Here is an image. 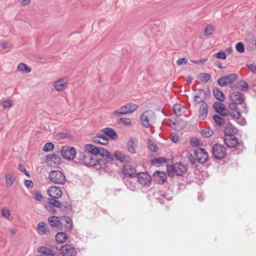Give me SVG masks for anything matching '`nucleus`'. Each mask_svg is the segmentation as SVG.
<instances>
[{
  "label": "nucleus",
  "instance_id": "obj_43",
  "mask_svg": "<svg viewBox=\"0 0 256 256\" xmlns=\"http://www.w3.org/2000/svg\"><path fill=\"white\" fill-rule=\"evenodd\" d=\"M148 148L152 152H156L158 150V147L156 144L151 140H148Z\"/></svg>",
  "mask_w": 256,
  "mask_h": 256
},
{
  "label": "nucleus",
  "instance_id": "obj_52",
  "mask_svg": "<svg viewBox=\"0 0 256 256\" xmlns=\"http://www.w3.org/2000/svg\"><path fill=\"white\" fill-rule=\"evenodd\" d=\"M46 208L52 214H55L56 212V210L55 209L54 206L48 204V205L46 206Z\"/></svg>",
  "mask_w": 256,
  "mask_h": 256
},
{
  "label": "nucleus",
  "instance_id": "obj_5",
  "mask_svg": "<svg viewBox=\"0 0 256 256\" xmlns=\"http://www.w3.org/2000/svg\"><path fill=\"white\" fill-rule=\"evenodd\" d=\"M167 170L168 173L170 176H173L174 173L176 176H182L186 172V167L180 162L176 163L174 165L168 166Z\"/></svg>",
  "mask_w": 256,
  "mask_h": 256
},
{
  "label": "nucleus",
  "instance_id": "obj_62",
  "mask_svg": "<svg viewBox=\"0 0 256 256\" xmlns=\"http://www.w3.org/2000/svg\"><path fill=\"white\" fill-rule=\"evenodd\" d=\"M171 140L174 143H176L178 140V137L177 136H173L170 138Z\"/></svg>",
  "mask_w": 256,
  "mask_h": 256
},
{
  "label": "nucleus",
  "instance_id": "obj_58",
  "mask_svg": "<svg viewBox=\"0 0 256 256\" xmlns=\"http://www.w3.org/2000/svg\"><path fill=\"white\" fill-rule=\"evenodd\" d=\"M198 90V94H196V96H200V98L202 96V95L203 94L204 96V98H206V91L204 90V89H202V88H199Z\"/></svg>",
  "mask_w": 256,
  "mask_h": 256
},
{
  "label": "nucleus",
  "instance_id": "obj_33",
  "mask_svg": "<svg viewBox=\"0 0 256 256\" xmlns=\"http://www.w3.org/2000/svg\"><path fill=\"white\" fill-rule=\"evenodd\" d=\"M58 198H48V204L56 208L61 209L62 208V205H64V204L63 202H60L59 200H57Z\"/></svg>",
  "mask_w": 256,
  "mask_h": 256
},
{
  "label": "nucleus",
  "instance_id": "obj_39",
  "mask_svg": "<svg viewBox=\"0 0 256 256\" xmlns=\"http://www.w3.org/2000/svg\"><path fill=\"white\" fill-rule=\"evenodd\" d=\"M201 134L205 137L208 138L214 134V131L210 128H206L201 130Z\"/></svg>",
  "mask_w": 256,
  "mask_h": 256
},
{
  "label": "nucleus",
  "instance_id": "obj_47",
  "mask_svg": "<svg viewBox=\"0 0 256 256\" xmlns=\"http://www.w3.org/2000/svg\"><path fill=\"white\" fill-rule=\"evenodd\" d=\"M33 198L40 202H42L44 200L43 196L38 191H36L34 193Z\"/></svg>",
  "mask_w": 256,
  "mask_h": 256
},
{
  "label": "nucleus",
  "instance_id": "obj_63",
  "mask_svg": "<svg viewBox=\"0 0 256 256\" xmlns=\"http://www.w3.org/2000/svg\"><path fill=\"white\" fill-rule=\"evenodd\" d=\"M214 64L216 66H217L220 69H222L224 68V67H223L222 66V64L220 61L217 60V61L215 62Z\"/></svg>",
  "mask_w": 256,
  "mask_h": 256
},
{
  "label": "nucleus",
  "instance_id": "obj_21",
  "mask_svg": "<svg viewBox=\"0 0 256 256\" xmlns=\"http://www.w3.org/2000/svg\"><path fill=\"white\" fill-rule=\"evenodd\" d=\"M47 193L50 198H60L62 195V190L56 186H52L47 190Z\"/></svg>",
  "mask_w": 256,
  "mask_h": 256
},
{
  "label": "nucleus",
  "instance_id": "obj_25",
  "mask_svg": "<svg viewBox=\"0 0 256 256\" xmlns=\"http://www.w3.org/2000/svg\"><path fill=\"white\" fill-rule=\"evenodd\" d=\"M153 175L156 179V182L158 184H164L167 178L166 173L158 170L154 172Z\"/></svg>",
  "mask_w": 256,
  "mask_h": 256
},
{
  "label": "nucleus",
  "instance_id": "obj_34",
  "mask_svg": "<svg viewBox=\"0 0 256 256\" xmlns=\"http://www.w3.org/2000/svg\"><path fill=\"white\" fill-rule=\"evenodd\" d=\"M38 251L46 256H54L55 254L54 250L44 246L39 248H38Z\"/></svg>",
  "mask_w": 256,
  "mask_h": 256
},
{
  "label": "nucleus",
  "instance_id": "obj_56",
  "mask_svg": "<svg viewBox=\"0 0 256 256\" xmlns=\"http://www.w3.org/2000/svg\"><path fill=\"white\" fill-rule=\"evenodd\" d=\"M252 72H256V66L252 64H246V65Z\"/></svg>",
  "mask_w": 256,
  "mask_h": 256
},
{
  "label": "nucleus",
  "instance_id": "obj_4",
  "mask_svg": "<svg viewBox=\"0 0 256 256\" xmlns=\"http://www.w3.org/2000/svg\"><path fill=\"white\" fill-rule=\"evenodd\" d=\"M138 106L137 104L128 103L122 106L120 108L113 112V115L114 116L118 117L121 115H125L131 114L137 110Z\"/></svg>",
  "mask_w": 256,
  "mask_h": 256
},
{
  "label": "nucleus",
  "instance_id": "obj_26",
  "mask_svg": "<svg viewBox=\"0 0 256 256\" xmlns=\"http://www.w3.org/2000/svg\"><path fill=\"white\" fill-rule=\"evenodd\" d=\"M102 132L112 140H116L118 138V134L113 128H104L102 130Z\"/></svg>",
  "mask_w": 256,
  "mask_h": 256
},
{
  "label": "nucleus",
  "instance_id": "obj_17",
  "mask_svg": "<svg viewBox=\"0 0 256 256\" xmlns=\"http://www.w3.org/2000/svg\"><path fill=\"white\" fill-rule=\"evenodd\" d=\"M112 156L114 159L112 161L114 160V158L122 163H128L130 160V158L128 154L120 150L115 151Z\"/></svg>",
  "mask_w": 256,
  "mask_h": 256
},
{
  "label": "nucleus",
  "instance_id": "obj_61",
  "mask_svg": "<svg viewBox=\"0 0 256 256\" xmlns=\"http://www.w3.org/2000/svg\"><path fill=\"white\" fill-rule=\"evenodd\" d=\"M158 201L162 204H164L166 202V200L162 198V196L161 194L160 195V196L158 198Z\"/></svg>",
  "mask_w": 256,
  "mask_h": 256
},
{
  "label": "nucleus",
  "instance_id": "obj_30",
  "mask_svg": "<svg viewBox=\"0 0 256 256\" xmlns=\"http://www.w3.org/2000/svg\"><path fill=\"white\" fill-rule=\"evenodd\" d=\"M212 93L215 98L220 102H224L225 100V96L224 93L218 88H214L212 90Z\"/></svg>",
  "mask_w": 256,
  "mask_h": 256
},
{
  "label": "nucleus",
  "instance_id": "obj_38",
  "mask_svg": "<svg viewBox=\"0 0 256 256\" xmlns=\"http://www.w3.org/2000/svg\"><path fill=\"white\" fill-rule=\"evenodd\" d=\"M213 119L214 122L220 126H224L226 122L225 120L221 116L217 114L213 116Z\"/></svg>",
  "mask_w": 256,
  "mask_h": 256
},
{
  "label": "nucleus",
  "instance_id": "obj_57",
  "mask_svg": "<svg viewBox=\"0 0 256 256\" xmlns=\"http://www.w3.org/2000/svg\"><path fill=\"white\" fill-rule=\"evenodd\" d=\"M188 62V60L185 58H179L177 61V64L178 65H181L183 64H186Z\"/></svg>",
  "mask_w": 256,
  "mask_h": 256
},
{
  "label": "nucleus",
  "instance_id": "obj_18",
  "mask_svg": "<svg viewBox=\"0 0 256 256\" xmlns=\"http://www.w3.org/2000/svg\"><path fill=\"white\" fill-rule=\"evenodd\" d=\"M68 78H63L56 80L53 86L57 91L60 92L64 90L68 87Z\"/></svg>",
  "mask_w": 256,
  "mask_h": 256
},
{
  "label": "nucleus",
  "instance_id": "obj_6",
  "mask_svg": "<svg viewBox=\"0 0 256 256\" xmlns=\"http://www.w3.org/2000/svg\"><path fill=\"white\" fill-rule=\"evenodd\" d=\"M198 98H200V96H194V104L195 105L201 103L200 108L199 110V118L202 120H204L206 118L208 115V105L204 101V98L198 100Z\"/></svg>",
  "mask_w": 256,
  "mask_h": 256
},
{
  "label": "nucleus",
  "instance_id": "obj_9",
  "mask_svg": "<svg viewBox=\"0 0 256 256\" xmlns=\"http://www.w3.org/2000/svg\"><path fill=\"white\" fill-rule=\"evenodd\" d=\"M60 153L62 156L66 160H72L76 156L75 148L68 146L62 147Z\"/></svg>",
  "mask_w": 256,
  "mask_h": 256
},
{
  "label": "nucleus",
  "instance_id": "obj_31",
  "mask_svg": "<svg viewBox=\"0 0 256 256\" xmlns=\"http://www.w3.org/2000/svg\"><path fill=\"white\" fill-rule=\"evenodd\" d=\"M239 87L240 88L241 90L246 91L248 88V83L246 81L243 80H240L236 82V84H234V85L232 86V88L233 89H236L237 88H239Z\"/></svg>",
  "mask_w": 256,
  "mask_h": 256
},
{
  "label": "nucleus",
  "instance_id": "obj_35",
  "mask_svg": "<svg viewBox=\"0 0 256 256\" xmlns=\"http://www.w3.org/2000/svg\"><path fill=\"white\" fill-rule=\"evenodd\" d=\"M16 180V176L14 174H8L5 176L6 186L8 188L12 186Z\"/></svg>",
  "mask_w": 256,
  "mask_h": 256
},
{
  "label": "nucleus",
  "instance_id": "obj_2",
  "mask_svg": "<svg viewBox=\"0 0 256 256\" xmlns=\"http://www.w3.org/2000/svg\"><path fill=\"white\" fill-rule=\"evenodd\" d=\"M231 102L228 106L229 114L234 119L238 120V122L244 126L246 124V119L242 118V113L247 114L248 108L244 102L243 94L240 92H234L230 94Z\"/></svg>",
  "mask_w": 256,
  "mask_h": 256
},
{
  "label": "nucleus",
  "instance_id": "obj_28",
  "mask_svg": "<svg viewBox=\"0 0 256 256\" xmlns=\"http://www.w3.org/2000/svg\"><path fill=\"white\" fill-rule=\"evenodd\" d=\"M238 132V129L230 124H226L224 127V133L225 136H231V134H236Z\"/></svg>",
  "mask_w": 256,
  "mask_h": 256
},
{
  "label": "nucleus",
  "instance_id": "obj_44",
  "mask_svg": "<svg viewBox=\"0 0 256 256\" xmlns=\"http://www.w3.org/2000/svg\"><path fill=\"white\" fill-rule=\"evenodd\" d=\"M190 142L192 146L198 147L200 145V141L196 137H192L190 140Z\"/></svg>",
  "mask_w": 256,
  "mask_h": 256
},
{
  "label": "nucleus",
  "instance_id": "obj_60",
  "mask_svg": "<svg viewBox=\"0 0 256 256\" xmlns=\"http://www.w3.org/2000/svg\"><path fill=\"white\" fill-rule=\"evenodd\" d=\"M188 158L189 160V161L192 164H195L196 161L192 154H190Z\"/></svg>",
  "mask_w": 256,
  "mask_h": 256
},
{
  "label": "nucleus",
  "instance_id": "obj_24",
  "mask_svg": "<svg viewBox=\"0 0 256 256\" xmlns=\"http://www.w3.org/2000/svg\"><path fill=\"white\" fill-rule=\"evenodd\" d=\"M37 230L40 235L50 234V230L46 224L44 222H40L38 224Z\"/></svg>",
  "mask_w": 256,
  "mask_h": 256
},
{
  "label": "nucleus",
  "instance_id": "obj_55",
  "mask_svg": "<svg viewBox=\"0 0 256 256\" xmlns=\"http://www.w3.org/2000/svg\"><path fill=\"white\" fill-rule=\"evenodd\" d=\"M2 215L5 218H8L10 216V212L8 210L2 209Z\"/></svg>",
  "mask_w": 256,
  "mask_h": 256
},
{
  "label": "nucleus",
  "instance_id": "obj_51",
  "mask_svg": "<svg viewBox=\"0 0 256 256\" xmlns=\"http://www.w3.org/2000/svg\"><path fill=\"white\" fill-rule=\"evenodd\" d=\"M18 170L20 171L24 172L26 176H30V174H29L28 172L26 170L25 167L23 164H20L18 165Z\"/></svg>",
  "mask_w": 256,
  "mask_h": 256
},
{
  "label": "nucleus",
  "instance_id": "obj_19",
  "mask_svg": "<svg viewBox=\"0 0 256 256\" xmlns=\"http://www.w3.org/2000/svg\"><path fill=\"white\" fill-rule=\"evenodd\" d=\"M153 114V112L150 110H146L142 113L140 117V120L142 126L146 128L150 126V117Z\"/></svg>",
  "mask_w": 256,
  "mask_h": 256
},
{
  "label": "nucleus",
  "instance_id": "obj_13",
  "mask_svg": "<svg viewBox=\"0 0 256 256\" xmlns=\"http://www.w3.org/2000/svg\"><path fill=\"white\" fill-rule=\"evenodd\" d=\"M62 216H51L48 218V222L50 226L53 228L62 230L63 228V222H62Z\"/></svg>",
  "mask_w": 256,
  "mask_h": 256
},
{
  "label": "nucleus",
  "instance_id": "obj_1",
  "mask_svg": "<svg viewBox=\"0 0 256 256\" xmlns=\"http://www.w3.org/2000/svg\"><path fill=\"white\" fill-rule=\"evenodd\" d=\"M76 158L80 163L96 168H107V164L114 160L112 154L106 149L92 144H86L84 149L78 152Z\"/></svg>",
  "mask_w": 256,
  "mask_h": 256
},
{
  "label": "nucleus",
  "instance_id": "obj_15",
  "mask_svg": "<svg viewBox=\"0 0 256 256\" xmlns=\"http://www.w3.org/2000/svg\"><path fill=\"white\" fill-rule=\"evenodd\" d=\"M122 172V174L128 178H134L138 174L136 168L130 164L124 165Z\"/></svg>",
  "mask_w": 256,
  "mask_h": 256
},
{
  "label": "nucleus",
  "instance_id": "obj_36",
  "mask_svg": "<svg viewBox=\"0 0 256 256\" xmlns=\"http://www.w3.org/2000/svg\"><path fill=\"white\" fill-rule=\"evenodd\" d=\"M17 69L19 71L23 72L24 74L29 73L32 70V69L30 68L26 64L22 63V62H20L18 64Z\"/></svg>",
  "mask_w": 256,
  "mask_h": 256
},
{
  "label": "nucleus",
  "instance_id": "obj_12",
  "mask_svg": "<svg viewBox=\"0 0 256 256\" xmlns=\"http://www.w3.org/2000/svg\"><path fill=\"white\" fill-rule=\"evenodd\" d=\"M138 182L142 186H148L151 182V176L146 172L138 173Z\"/></svg>",
  "mask_w": 256,
  "mask_h": 256
},
{
  "label": "nucleus",
  "instance_id": "obj_14",
  "mask_svg": "<svg viewBox=\"0 0 256 256\" xmlns=\"http://www.w3.org/2000/svg\"><path fill=\"white\" fill-rule=\"evenodd\" d=\"M61 158L58 154H50L46 156V162L50 166H55L60 163Z\"/></svg>",
  "mask_w": 256,
  "mask_h": 256
},
{
  "label": "nucleus",
  "instance_id": "obj_32",
  "mask_svg": "<svg viewBox=\"0 0 256 256\" xmlns=\"http://www.w3.org/2000/svg\"><path fill=\"white\" fill-rule=\"evenodd\" d=\"M246 40L249 48L251 50H254L256 48V38L254 36H248Z\"/></svg>",
  "mask_w": 256,
  "mask_h": 256
},
{
  "label": "nucleus",
  "instance_id": "obj_48",
  "mask_svg": "<svg viewBox=\"0 0 256 256\" xmlns=\"http://www.w3.org/2000/svg\"><path fill=\"white\" fill-rule=\"evenodd\" d=\"M236 48L238 52L240 53H242L244 51V45L241 42H239L236 44Z\"/></svg>",
  "mask_w": 256,
  "mask_h": 256
},
{
  "label": "nucleus",
  "instance_id": "obj_7",
  "mask_svg": "<svg viewBox=\"0 0 256 256\" xmlns=\"http://www.w3.org/2000/svg\"><path fill=\"white\" fill-rule=\"evenodd\" d=\"M212 153L215 158L222 160L226 156V150L224 146L216 144L212 148Z\"/></svg>",
  "mask_w": 256,
  "mask_h": 256
},
{
  "label": "nucleus",
  "instance_id": "obj_49",
  "mask_svg": "<svg viewBox=\"0 0 256 256\" xmlns=\"http://www.w3.org/2000/svg\"><path fill=\"white\" fill-rule=\"evenodd\" d=\"M214 56H216L217 58L220 59L225 60L226 58V53L223 51H219L218 52L216 53Z\"/></svg>",
  "mask_w": 256,
  "mask_h": 256
},
{
  "label": "nucleus",
  "instance_id": "obj_10",
  "mask_svg": "<svg viewBox=\"0 0 256 256\" xmlns=\"http://www.w3.org/2000/svg\"><path fill=\"white\" fill-rule=\"evenodd\" d=\"M194 154L196 160L200 164L204 163L208 158V153L202 148H198L196 150Z\"/></svg>",
  "mask_w": 256,
  "mask_h": 256
},
{
  "label": "nucleus",
  "instance_id": "obj_23",
  "mask_svg": "<svg viewBox=\"0 0 256 256\" xmlns=\"http://www.w3.org/2000/svg\"><path fill=\"white\" fill-rule=\"evenodd\" d=\"M93 142L102 144L106 145L108 144L109 140L107 136L103 134H98L92 138Z\"/></svg>",
  "mask_w": 256,
  "mask_h": 256
},
{
  "label": "nucleus",
  "instance_id": "obj_54",
  "mask_svg": "<svg viewBox=\"0 0 256 256\" xmlns=\"http://www.w3.org/2000/svg\"><path fill=\"white\" fill-rule=\"evenodd\" d=\"M25 186L28 188H32L34 186V183L31 180H26L24 182Z\"/></svg>",
  "mask_w": 256,
  "mask_h": 256
},
{
  "label": "nucleus",
  "instance_id": "obj_64",
  "mask_svg": "<svg viewBox=\"0 0 256 256\" xmlns=\"http://www.w3.org/2000/svg\"><path fill=\"white\" fill-rule=\"evenodd\" d=\"M30 2V0H22L21 4L23 6H26Z\"/></svg>",
  "mask_w": 256,
  "mask_h": 256
},
{
  "label": "nucleus",
  "instance_id": "obj_41",
  "mask_svg": "<svg viewBox=\"0 0 256 256\" xmlns=\"http://www.w3.org/2000/svg\"><path fill=\"white\" fill-rule=\"evenodd\" d=\"M54 145L52 142H46L42 148V150L45 152H48L53 150Z\"/></svg>",
  "mask_w": 256,
  "mask_h": 256
},
{
  "label": "nucleus",
  "instance_id": "obj_3",
  "mask_svg": "<svg viewBox=\"0 0 256 256\" xmlns=\"http://www.w3.org/2000/svg\"><path fill=\"white\" fill-rule=\"evenodd\" d=\"M48 178L52 182L58 184H64L66 180L65 175L60 171L58 170H52L49 172Z\"/></svg>",
  "mask_w": 256,
  "mask_h": 256
},
{
  "label": "nucleus",
  "instance_id": "obj_22",
  "mask_svg": "<svg viewBox=\"0 0 256 256\" xmlns=\"http://www.w3.org/2000/svg\"><path fill=\"white\" fill-rule=\"evenodd\" d=\"M224 142L228 147L232 148L235 147L238 144V140L234 134L225 136Z\"/></svg>",
  "mask_w": 256,
  "mask_h": 256
},
{
  "label": "nucleus",
  "instance_id": "obj_53",
  "mask_svg": "<svg viewBox=\"0 0 256 256\" xmlns=\"http://www.w3.org/2000/svg\"><path fill=\"white\" fill-rule=\"evenodd\" d=\"M12 102L11 100H6L3 102L2 106L4 108H6L10 106H12Z\"/></svg>",
  "mask_w": 256,
  "mask_h": 256
},
{
  "label": "nucleus",
  "instance_id": "obj_40",
  "mask_svg": "<svg viewBox=\"0 0 256 256\" xmlns=\"http://www.w3.org/2000/svg\"><path fill=\"white\" fill-rule=\"evenodd\" d=\"M214 26L212 24H208L204 30V36H207L212 34L214 32Z\"/></svg>",
  "mask_w": 256,
  "mask_h": 256
},
{
  "label": "nucleus",
  "instance_id": "obj_8",
  "mask_svg": "<svg viewBox=\"0 0 256 256\" xmlns=\"http://www.w3.org/2000/svg\"><path fill=\"white\" fill-rule=\"evenodd\" d=\"M238 78V75L235 73L226 75L220 78L218 80V84L220 86H224L233 84Z\"/></svg>",
  "mask_w": 256,
  "mask_h": 256
},
{
  "label": "nucleus",
  "instance_id": "obj_37",
  "mask_svg": "<svg viewBox=\"0 0 256 256\" xmlns=\"http://www.w3.org/2000/svg\"><path fill=\"white\" fill-rule=\"evenodd\" d=\"M166 158L163 157L156 158L151 160L152 164L157 165L158 166L164 164L166 163Z\"/></svg>",
  "mask_w": 256,
  "mask_h": 256
},
{
  "label": "nucleus",
  "instance_id": "obj_27",
  "mask_svg": "<svg viewBox=\"0 0 256 256\" xmlns=\"http://www.w3.org/2000/svg\"><path fill=\"white\" fill-rule=\"evenodd\" d=\"M62 222H63L66 232H68L72 228V221L69 216H62Z\"/></svg>",
  "mask_w": 256,
  "mask_h": 256
},
{
  "label": "nucleus",
  "instance_id": "obj_59",
  "mask_svg": "<svg viewBox=\"0 0 256 256\" xmlns=\"http://www.w3.org/2000/svg\"><path fill=\"white\" fill-rule=\"evenodd\" d=\"M162 195L166 201H168L172 199V197L170 196L167 193H163L162 194Z\"/></svg>",
  "mask_w": 256,
  "mask_h": 256
},
{
  "label": "nucleus",
  "instance_id": "obj_16",
  "mask_svg": "<svg viewBox=\"0 0 256 256\" xmlns=\"http://www.w3.org/2000/svg\"><path fill=\"white\" fill-rule=\"evenodd\" d=\"M213 108L216 113L221 116H226L229 114L228 110H227L225 105L220 102H214Z\"/></svg>",
  "mask_w": 256,
  "mask_h": 256
},
{
  "label": "nucleus",
  "instance_id": "obj_42",
  "mask_svg": "<svg viewBox=\"0 0 256 256\" xmlns=\"http://www.w3.org/2000/svg\"><path fill=\"white\" fill-rule=\"evenodd\" d=\"M211 78L210 74L208 73H202L200 74V78L203 82H208Z\"/></svg>",
  "mask_w": 256,
  "mask_h": 256
},
{
  "label": "nucleus",
  "instance_id": "obj_45",
  "mask_svg": "<svg viewBox=\"0 0 256 256\" xmlns=\"http://www.w3.org/2000/svg\"><path fill=\"white\" fill-rule=\"evenodd\" d=\"M182 105L179 104H174L173 106V110L177 116L181 115L180 111L182 110Z\"/></svg>",
  "mask_w": 256,
  "mask_h": 256
},
{
  "label": "nucleus",
  "instance_id": "obj_11",
  "mask_svg": "<svg viewBox=\"0 0 256 256\" xmlns=\"http://www.w3.org/2000/svg\"><path fill=\"white\" fill-rule=\"evenodd\" d=\"M60 253L62 256H76L77 252L73 246L66 244L61 246Z\"/></svg>",
  "mask_w": 256,
  "mask_h": 256
},
{
  "label": "nucleus",
  "instance_id": "obj_46",
  "mask_svg": "<svg viewBox=\"0 0 256 256\" xmlns=\"http://www.w3.org/2000/svg\"><path fill=\"white\" fill-rule=\"evenodd\" d=\"M117 122L124 125H130L131 124V120L129 118H122L118 119Z\"/></svg>",
  "mask_w": 256,
  "mask_h": 256
},
{
  "label": "nucleus",
  "instance_id": "obj_50",
  "mask_svg": "<svg viewBox=\"0 0 256 256\" xmlns=\"http://www.w3.org/2000/svg\"><path fill=\"white\" fill-rule=\"evenodd\" d=\"M64 205H62V208H61V210L62 212H66L68 210H72V206L70 204H69L68 202H62Z\"/></svg>",
  "mask_w": 256,
  "mask_h": 256
},
{
  "label": "nucleus",
  "instance_id": "obj_29",
  "mask_svg": "<svg viewBox=\"0 0 256 256\" xmlns=\"http://www.w3.org/2000/svg\"><path fill=\"white\" fill-rule=\"evenodd\" d=\"M55 238L58 242L63 244L66 241L68 235L64 232H58L55 236Z\"/></svg>",
  "mask_w": 256,
  "mask_h": 256
},
{
  "label": "nucleus",
  "instance_id": "obj_20",
  "mask_svg": "<svg viewBox=\"0 0 256 256\" xmlns=\"http://www.w3.org/2000/svg\"><path fill=\"white\" fill-rule=\"evenodd\" d=\"M138 144V140L136 138L131 137L126 143V149L128 152L132 154H136V148Z\"/></svg>",
  "mask_w": 256,
  "mask_h": 256
}]
</instances>
